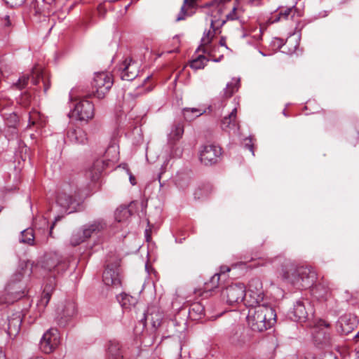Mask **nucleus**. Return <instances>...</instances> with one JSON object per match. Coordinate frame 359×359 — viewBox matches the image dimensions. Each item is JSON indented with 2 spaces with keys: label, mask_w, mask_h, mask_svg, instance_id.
<instances>
[{
  "label": "nucleus",
  "mask_w": 359,
  "mask_h": 359,
  "mask_svg": "<svg viewBox=\"0 0 359 359\" xmlns=\"http://www.w3.org/2000/svg\"><path fill=\"white\" fill-rule=\"evenodd\" d=\"M281 262L280 276L287 283L298 289L311 287L317 278L316 272L311 267L297 266L290 259L278 258Z\"/></svg>",
  "instance_id": "1"
},
{
  "label": "nucleus",
  "mask_w": 359,
  "mask_h": 359,
  "mask_svg": "<svg viewBox=\"0 0 359 359\" xmlns=\"http://www.w3.org/2000/svg\"><path fill=\"white\" fill-rule=\"evenodd\" d=\"M212 8L211 29L215 30V23L222 26L229 20H241L243 9L237 0H214L207 4Z\"/></svg>",
  "instance_id": "2"
},
{
  "label": "nucleus",
  "mask_w": 359,
  "mask_h": 359,
  "mask_svg": "<svg viewBox=\"0 0 359 359\" xmlns=\"http://www.w3.org/2000/svg\"><path fill=\"white\" fill-rule=\"evenodd\" d=\"M247 322L250 328L257 332H264L271 328L276 320L275 310L264 302L262 305L248 309Z\"/></svg>",
  "instance_id": "3"
},
{
  "label": "nucleus",
  "mask_w": 359,
  "mask_h": 359,
  "mask_svg": "<svg viewBox=\"0 0 359 359\" xmlns=\"http://www.w3.org/2000/svg\"><path fill=\"white\" fill-rule=\"evenodd\" d=\"M244 305L250 309L262 305L266 302L262 287V283L259 278H252L248 283V288L245 292Z\"/></svg>",
  "instance_id": "4"
},
{
  "label": "nucleus",
  "mask_w": 359,
  "mask_h": 359,
  "mask_svg": "<svg viewBox=\"0 0 359 359\" xmlns=\"http://www.w3.org/2000/svg\"><path fill=\"white\" fill-rule=\"evenodd\" d=\"M56 203L61 208L62 212L65 213L74 212L78 205L75 188L70 184L65 185L57 193Z\"/></svg>",
  "instance_id": "5"
},
{
  "label": "nucleus",
  "mask_w": 359,
  "mask_h": 359,
  "mask_svg": "<svg viewBox=\"0 0 359 359\" xmlns=\"http://www.w3.org/2000/svg\"><path fill=\"white\" fill-rule=\"evenodd\" d=\"M113 83V78L110 73L105 72L96 73L92 83V93L88 96H93L98 99L104 98L112 87Z\"/></svg>",
  "instance_id": "6"
},
{
  "label": "nucleus",
  "mask_w": 359,
  "mask_h": 359,
  "mask_svg": "<svg viewBox=\"0 0 359 359\" xmlns=\"http://www.w3.org/2000/svg\"><path fill=\"white\" fill-rule=\"evenodd\" d=\"M312 335L314 344L320 348L331 344L332 337L330 326L327 322L323 320L317 321L313 328Z\"/></svg>",
  "instance_id": "7"
},
{
  "label": "nucleus",
  "mask_w": 359,
  "mask_h": 359,
  "mask_svg": "<svg viewBox=\"0 0 359 359\" xmlns=\"http://www.w3.org/2000/svg\"><path fill=\"white\" fill-rule=\"evenodd\" d=\"M77 306L74 301L67 300L57 309L56 321L60 327H65L76 315Z\"/></svg>",
  "instance_id": "8"
},
{
  "label": "nucleus",
  "mask_w": 359,
  "mask_h": 359,
  "mask_svg": "<svg viewBox=\"0 0 359 359\" xmlns=\"http://www.w3.org/2000/svg\"><path fill=\"white\" fill-rule=\"evenodd\" d=\"M198 152L201 163L210 166L218 162L222 155V149L215 144H205L201 147Z\"/></svg>",
  "instance_id": "9"
},
{
  "label": "nucleus",
  "mask_w": 359,
  "mask_h": 359,
  "mask_svg": "<svg viewBox=\"0 0 359 359\" xmlns=\"http://www.w3.org/2000/svg\"><path fill=\"white\" fill-rule=\"evenodd\" d=\"M245 287L243 283H236L226 287L222 292L223 299H226V303L233 305L240 302L244 303Z\"/></svg>",
  "instance_id": "10"
},
{
  "label": "nucleus",
  "mask_w": 359,
  "mask_h": 359,
  "mask_svg": "<svg viewBox=\"0 0 359 359\" xmlns=\"http://www.w3.org/2000/svg\"><path fill=\"white\" fill-rule=\"evenodd\" d=\"M60 344V336L57 329L47 330L41 339L39 348L42 352L48 354L53 352Z\"/></svg>",
  "instance_id": "11"
},
{
  "label": "nucleus",
  "mask_w": 359,
  "mask_h": 359,
  "mask_svg": "<svg viewBox=\"0 0 359 359\" xmlns=\"http://www.w3.org/2000/svg\"><path fill=\"white\" fill-rule=\"evenodd\" d=\"M102 281L107 286L118 287L121 285V277L118 263L108 264L102 274Z\"/></svg>",
  "instance_id": "12"
},
{
  "label": "nucleus",
  "mask_w": 359,
  "mask_h": 359,
  "mask_svg": "<svg viewBox=\"0 0 359 359\" xmlns=\"http://www.w3.org/2000/svg\"><path fill=\"white\" fill-rule=\"evenodd\" d=\"M43 267L48 271L60 273L67 269L69 264L57 254H51L45 257Z\"/></svg>",
  "instance_id": "13"
},
{
  "label": "nucleus",
  "mask_w": 359,
  "mask_h": 359,
  "mask_svg": "<svg viewBox=\"0 0 359 359\" xmlns=\"http://www.w3.org/2000/svg\"><path fill=\"white\" fill-rule=\"evenodd\" d=\"M73 115L80 121H88L94 116L93 104L86 99L80 100L74 109Z\"/></svg>",
  "instance_id": "14"
},
{
  "label": "nucleus",
  "mask_w": 359,
  "mask_h": 359,
  "mask_svg": "<svg viewBox=\"0 0 359 359\" xmlns=\"http://www.w3.org/2000/svg\"><path fill=\"white\" fill-rule=\"evenodd\" d=\"M121 79L133 80L138 74V64L131 59H126L118 67Z\"/></svg>",
  "instance_id": "15"
},
{
  "label": "nucleus",
  "mask_w": 359,
  "mask_h": 359,
  "mask_svg": "<svg viewBox=\"0 0 359 359\" xmlns=\"http://www.w3.org/2000/svg\"><path fill=\"white\" fill-rule=\"evenodd\" d=\"M237 107H235L231 112L221 119L220 127L223 130L236 133L239 130L240 125L237 118Z\"/></svg>",
  "instance_id": "16"
},
{
  "label": "nucleus",
  "mask_w": 359,
  "mask_h": 359,
  "mask_svg": "<svg viewBox=\"0 0 359 359\" xmlns=\"http://www.w3.org/2000/svg\"><path fill=\"white\" fill-rule=\"evenodd\" d=\"M356 317L351 314L341 316L337 322V330L342 334H348L356 327Z\"/></svg>",
  "instance_id": "17"
},
{
  "label": "nucleus",
  "mask_w": 359,
  "mask_h": 359,
  "mask_svg": "<svg viewBox=\"0 0 359 359\" xmlns=\"http://www.w3.org/2000/svg\"><path fill=\"white\" fill-rule=\"evenodd\" d=\"M107 227V224L103 219L94 220L81 226L84 237L90 238L93 235L97 234L104 231Z\"/></svg>",
  "instance_id": "18"
},
{
  "label": "nucleus",
  "mask_w": 359,
  "mask_h": 359,
  "mask_svg": "<svg viewBox=\"0 0 359 359\" xmlns=\"http://www.w3.org/2000/svg\"><path fill=\"white\" fill-rule=\"evenodd\" d=\"M163 314L156 307L152 306L148 309L142 320L149 322L151 326L156 330L161 324Z\"/></svg>",
  "instance_id": "19"
},
{
  "label": "nucleus",
  "mask_w": 359,
  "mask_h": 359,
  "mask_svg": "<svg viewBox=\"0 0 359 359\" xmlns=\"http://www.w3.org/2000/svg\"><path fill=\"white\" fill-rule=\"evenodd\" d=\"M108 165V163H106L103 159H97L94 161L93 165L86 170V176L92 181L97 180L103 170L106 166Z\"/></svg>",
  "instance_id": "20"
},
{
  "label": "nucleus",
  "mask_w": 359,
  "mask_h": 359,
  "mask_svg": "<svg viewBox=\"0 0 359 359\" xmlns=\"http://www.w3.org/2000/svg\"><path fill=\"white\" fill-rule=\"evenodd\" d=\"M67 140L78 144H83L88 141L86 132L81 128H69L67 133Z\"/></svg>",
  "instance_id": "21"
},
{
  "label": "nucleus",
  "mask_w": 359,
  "mask_h": 359,
  "mask_svg": "<svg viewBox=\"0 0 359 359\" xmlns=\"http://www.w3.org/2000/svg\"><path fill=\"white\" fill-rule=\"evenodd\" d=\"M306 304H309L308 301L303 302L298 300L294 305L292 313L293 318L297 321H304L309 316L308 309L306 307Z\"/></svg>",
  "instance_id": "22"
},
{
  "label": "nucleus",
  "mask_w": 359,
  "mask_h": 359,
  "mask_svg": "<svg viewBox=\"0 0 359 359\" xmlns=\"http://www.w3.org/2000/svg\"><path fill=\"white\" fill-rule=\"evenodd\" d=\"M22 318L20 313L13 314L8 319L7 333L11 337H15L20 330Z\"/></svg>",
  "instance_id": "23"
},
{
  "label": "nucleus",
  "mask_w": 359,
  "mask_h": 359,
  "mask_svg": "<svg viewBox=\"0 0 359 359\" xmlns=\"http://www.w3.org/2000/svg\"><path fill=\"white\" fill-rule=\"evenodd\" d=\"M107 359H123L121 345L118 341H110L107 348Z\"/></svg>",
  "instance_id": "24"
},
{
  "label": "nucleus",
  "mask_w": 359,
  "mask_h": 359,
  "mask_svg": "<svg viewBox=\"0 0 359 359\" xmlns=\"http://www.w3.org/2000/svg\"><path fill=\"white\" fill-rule=\"evenodd\" d=\"M219 27H221L219 25V23H215V30L212 29V31L208 30V32H205L201 39V46L202 47V50L204 53H207L209 56H210V50L208 45L212 41L214 37L215 32L219 28Z\"/></svg>",
  "instance_id": "25"
},
{
  "label": "nucleus",
  "mask_w": 359,
  "mask_h": 359,
  "mask_svg": "<svg viewBox=\"0 0 359 359\" xmlns=\"http://www.w3.org/2000/svg\"><path fill=\"white\" fill-rule=\"evenodd\" d=\"M189 316L194 320L201 319L205 316L204 306L200 302L191 304L189 309Z\"/></svg>",
  "instance_id": "26"
},
{
  "label": "nucleus",
  "mask_w": 359,
  "mask_h": 359,
  "mask_svg": "<svg viewBox=\"0 0 359 359\" xmlns=\"http://www.w3.org/2000/svg\"><path fill=\"white\" fill-rule=\"evenodd\" d=\"M132 215L129 206L121 205L118 207L114 213L115 219L118 222L127 221Z\"/></svg>",
  "instance_id": "27"
},
{
  "label": "nucleus",
  "mask_w": 359,
  "mask_h": 359,
  "mask_svg": "<svg viewBox=\"0 0 359 359\" xmlns=\"http://www.w3.org/2000/svg\"><path fill=\"white\" fill-rule=\"evenodd\" d=\"M312 294L319 300L326 299L329 294V288L322 284L315 285L311 289Z\"/></svg>",
  "instance_id": "28"
},
{
  "label": "nucleus",
  "mask_w": 359,
  "mask_h": 359,
  "mask_svg": "<svg viewBox=\"0 0 359 359\" xmlns=\"http://www.w3.org/2000/svg\"><path fill=\"white\" fill-rule=\"evenodd\" d=\"M205 112V110L199 108H184L183 109V116L187 121H191Z\"/></svg>",
  "instance_id": "29"
},
{
  "label": "nucleus",
  "mask_w": 359,
  "mask_h": 359,
  "mask_svg": "<svg viewBox=\"0 0 359 359\" xmlns=\"http://www.w3.org/2000/svg\"><path fill=\"white\" fill-rule=\"evenodd\" d=\"M240 87V79L233 78L226 84L224 90V96L226 97H231L236 92L238 91Z\"/></svg>",
  "instance_id": "30"
},
{
  "label": "nucleus",
  "mask_w": 359,
  "mask_h": 359,
  "mask_svg": "<svg viewBox=\"0 0 359 359\" xmlns=\"http://www.w3.org/2000/svg\"><path fill=\"white\" fill-rule=\"evenodd\" d=\"M19 241L22 243L33 245L34 244V230L28 228L21 231Z\"/></svg>",
  "instance_id": "31"
},
{
  "label": "nucleus",
  "mask_w": 359,
  "mask_h": 359,
  "mask_svg": "<svg viewBox=\"0 0 359 359\" xmlns=\"http://www.w3.org/2000/svg\"><path fill=\"white\" fill-rule=\"evenodd\" d=\"M87 240V238L84 237L83 231L81 227L72 233L70 238V244L72 246H77Z\"/></svg>",
  "instance_id": "32"
},
{
  "label": "nucleus",
  "mask_w": 359,
  "mask_h": 359,
  "mask_svg": "<svg viewBox=\"0 0 359 359\" xmlns=\"http://www.w3.org/2000/svg\"><path fill=\"white\" fill-rule=\"evenodd\" d=\"M219 279L220 273H215V275H213L210 278L209 281L205 283L203 287L204 292L206 293L208 292H211L213 290L217 288V287L219 286Z\"/></svg>",
  "instance_id": "33"
},
{
  "label": "nucleus",
  "mask_w": 359,
  "mask_h": 359,
  "mask_svg": "<svg viewBox=\"0 0 359 359\" xmlns=\"http://www.w3.org/2000/svg\"><path fill=\"white\" fill-rule=\"evenodd\" d=\"M183 133V124L181 123H177L173 126V128L169 135V138L172 141H177L182 137Z\"/></svg>",
  "instance_id": "34"
},
{
  "label": "nucleus",
  "mask_w": 359,
  "mask_h": 359,
  "mask_svg": "<svg viewBox=\"0 0 359 359\" xmlns=\"http://www.w3.org/2000/svg\"><path fill=\"white\" fill-rule=\"evenodd\" d=\"M137 299L127 294L121 295L120 304L124 309H130L137 304Z\"/></svg>",
  "instance_id": "35"
},
{
  "label": "nucleus",
  "mask_w": 359,
  "mask_h": 359,
  "mask_svg": "<svg viewBox=\"0 0 359 359\" xmlns=\"http://www.w3.org/2000/svg\"><path fill=\"white\" fill-rule=\"evenodd\" d=\"M196 0H184V4L181 8V11L177 17V21L184 20L186 14L189 8H194Z\"/></svg>",
  "instance_id": "36"
},
{
  "label": "nucleus",
  "mask_w": 359,
  "mask_h": 359,
  "mask_svg": "<svg viewBox=\"0 0 359 359\" xmlns=\"http://www.w3.org/2000/svg\"><path fill=\"white\" fill-rule=\"evenodd\" d=\"M209 60L205 56L200 55L191 61L190 67L195 70L203 69Z\"/></svg>",
  "instance_id": "37"
},
{
  "label": "nucleus",
  "mask_w": 359,
  "mask_h": 359,
  "mask_svg": "<svg viewBox=\"0 0 359 359\" xmlns=\"http://www.w3.org/2000/svg\"><path fill=\"white\" fill-rule=\"evenodd\" d=\"M53 291V287L50 286L46 285L43 294L41 296V299L39 300L38 303V306L39 307H46V305L48 304L50 297H51V292Z\"/></svg>",
  "instance_id": "38"
},
{
  "label": "nucleus",
  "mask_w": 359,
  "mask_h": 359,
  "mask_svg": "<svg viewBox=\"0 0 359 359\" xmlns=\"http://www.w3.org/2000/svg\"><path fill=\"white\" fill-rule=\"evenodd\" d=\"M211 191V188L209 185H203L198 187L194 191V198L201 199L208 196Z\"/></svg>",
  "instance_id": "39"
},
{
  "label": "nucleus",
  "mask_w": 359,
  "mask_h": 359,
  "mask_svg": "<svg viewBox=\"0 0 359 359\" xmlns=\"http://www.w3.org/2000/svg\"><path fill=\"white\" fill-rule=\"evenodd\" d=\"M29 122L32 125H39L43 126L45 121L42 120L41 115L36 111H33L29 114Z\"/></svg>",
  "instance_id": "40"
},
{
  "label": "nucleus",
  "mask_w": 359,
  "mask_h": 359,
  "mask_svg": "<svg viewBox=\"0 0 359 359\" xmlns=\"http://www.w3.org/2000/svg\"><path fill=\"white\" fill-rule=\"evenodd\" d=\"M29 79V75H23L19 78V79L16 83V86L20 89H22L27 85Z\"/></svg>",
  "instance_id": "41"
},
{
  "label": "nucleus",
  "mask_w": 359,
  "mask_h": 359,
  "mask_svg": "<svg viewBox=\"0 0 359 359\" xmlns=\"http://www.w3.org/2000/svg\"><path fill=\"white\" fill-rule=\"evenodd\" d=\"M5 3L10 7H18L22 6L25 0H4Z\"/></svg>",
  "instance_id": "42"
},
{
  "label": "nucleus",
  "mask_w": 359,
  "mask_h": 359,
  "mask_svg": "<svg viewBox=\"0 0 359 359\" xmlns=\"http://www.w3.org/2000/svg\"><path fill=\"white\" fill-rule=\"evenodd\" d=\"M292 12L293 7L285 8L279 13V19H287Z\"/></svg>",
  "instance_id": "43"
},
{
  "label": "nucleus",
  "mask_w": 359,
  "mask_h": 359,
  "mask_svg": "<svg viewBox=\"0 0 359 359\" xmlns=\"http://www.w3.org/2000/svg\"><path fill=\"white\" fill-rule=\"evenodd\" d=\"M245 147L252 152L253 156L255 155L253 150L252 139L251 137L245 139Z\"/></svg>",
  "instance_id": "44"
},
{
  "label": "nucleus",
  "mask_w": 359,
  "mask_h": 359,
  "mask_svg": "<svg viewBox=\"0 0 359 359\" xmlns=\"http://www.w3.org/2000/svg\"><path fill=\"white\" fill-rule=\"evenodd\" d=\"M4 27L5 28H9L12 26V21L9 17V15H6L4 18Z\"/></svg>",
  "instance_id": "45"
},
{
  "label": "nucleus",
  "mask_w": 359,
  "mask_h": 359,
  "mask_svg": "<svg viewBox=\"0 0 359 359\" xmlns=\"http://www.w3.org/2000/svg\"><path fill=\"white\" fill-rule=\"evenodd\" d=\"M255 32H257V29H255ZM262 29L259 28L257 30V33H256L253 35V38H255L257 41H258L262 39Z\"/></svg>",
  "instance_id": "46"
},
{
  "label": "nucleus",
  "mask_w": 359,
  "mask_h": 359,
  "mask_svg": "<svg viewBox=\"0 0 359 359\" xmlns=\"http://www.w3.org/2000/svg\"><path fill=\"white\" fill-rule=\"evenodd\" d=\"M248 3L251 6H258L261 4L262 0H247Z\"/></svg>",
  "instance_id": "47"
},
{
  "label": "nucleus",
  "mask_w": 359,
  "mask_h": 359,
  "mask_svg": "<svg viewBox=\"0 0 359 359\" xmlns=\"http://www.w3.org/2000/svg\"><path fill=\"white\" fill-rule=\"evenodd\" d=\"M43 85H44V92L46 93L48 91V90L49 89L50 84L49 81H45L43 79Z\"/></svg>",
  "instance_id": "48"
},
{
  "label": "nucleus",
  "mask_w": 359,
  "mask_h": 359,
  "mask_svg": "<svg viewBox=\"0 0 359 359\" xmlns=\"http://www.w3.org/2000/svg\"><path fill=\"white\" fill-rule=\"evenodd\" d=\"M62 217H63V216H60V215H58V216H57V217L55 218V221L53 222V223L52 226H50V234L52 233V229H53V226H55V223H56L57 221L60 220V219H61V218H62Z\"/></svg>",
  "instance_id": "49"
},
{
  "label": "nucleus",
  "mask_w": 359,
  "mask_h": 359,
  "mask_svg": "<svg viewBox=\"0 0 359 359\" xmlns=\"http://www.w3.org/2000/svg\"><path fill=\"white\" fill-rule=\"evenodd\" d=\"M229 271H230V268L229 266H223L220 269V273H225Z\"/></svg>",
  "instance_id": "50"
},
{
  "label": "nucleus",
  "mask_w": 359,
  "mask_h": 359,
  "mask_svg": "<svg viewBox=\"0 0 359 359\" xmlns=\"http://www.w3.org/2000/svg\"><path fill=\"white\" fill-rule=\"evenodd\" d=\"M97 11L100 15H102L105 13V9L103 6V5L100 4L97 7Z\"/></svg>",
  "instance_id": "51"
},
{
  "label": "nucleus",
  "mask_w": 359,
  "mask_h": 359,
  "mask_svg": "<svg viewBox=\"0 0 359 359\" xmlns=\"http://www.w3.org/2000/svg\"><path fill=\"white\" fill-rule=\"evenodd\" d=\"M22 277V274L21 273H18L14 276L13 278H14L15 281H18V280H21Z\"/></svg>",
  "instance_id": "52"
},
{
  "label": "nucleus",
  "mask_w": 359,
  "mask_h": 359,
  "mask_svg": "<svg viewBox=\"0 0 359 359\" xmlns=\"http://www.w3.org/2000/svg\"><path fill=\"white\" fill-rule=\"evenodd\" d=\"M219 44L222 46H225L226 48H227L226 45V39L223 37L221 38L220 41H219Z\"/></svg>",
  "instance_id": "53"
},
{
  "label": "nucleus",
  "mask_w": 359,
  "mask_h": 359,
  "mask_svg": "<svg viewBox=\"0 0 359 359\" xmlns=\"http://www.w3.org/2000/svg\"><path fill=\"white\" fill-rule=\"evenodd\" d=\"M32 76V82L33 83L34 85H37L39 83V80L37 79L34 78L33 75Z\"/></svg>",
  "instance_id": "54"
},
{
  "label": "nucleus",
  "mask_w": 359,
  "mask_h": 359,
  "mask_svg": "<svg viewBox=\"0 0 359 359\" xmlns=\"http://www.w3.org/2000/svg\"><path fill=\"white\" fill-rule=\"evenodd\" d=\"M130 183L133 184V185H135V179L134 177L133 176H130Z\"/></svg>",
  "instance_id": "55"
},
{
  "label": "nucleus",
  "mask_w": 359,
  "mask_h": 359,
  "mask_svg": "<svg viewBox=\"0 0 359 359\" xmlns=\"http://www.w3.org/2000/svg\"><path fill=\"white\" fill-rule=\"evenodd\" d=\"M4 358H5V354L3 352V351L1 350V348H0V359H4Z\"/></svg>",
  "instance_id": "56"
},
{
  "label": "nucleus",
  "mask_w": 359,
  "mask_h": 359,
  "mask_svg": "<svg viewBox=\"0 0 359 359\" xmlns=\"http://www.w3.org/2000/svg\"><path fill=\"white\" fill-rule=\"evenodd\" d=\"M145 235H146L147 241H148L149 238V233H148V230L145 231Z\"/></svg>",
  "instance_id": "57"
},
{
  "label": "nucleus",
  "mask_w": 359,
  "mask_h": 359,
  "mask_svg": "<svg viewBox=\"0 0 359 359\" xmlns=\"http://www.w3.org/2000/svg\"><path fill=\"white\" fill-rule=\"evenodd\" d=\"M29 359H44L42 356H36L34 358H31Z\"/></svg>",
  "instance_id": "58"
},
{
  "label": "nucleus",
  "mask_w": 359,
  "mask_h": 359,
  "mask_svg": "<svg viewBox=\"0 0 359 359\" xmlns=\"http://www.w3.org/2000/svg\"><path fill=\"white\" fill-rule=\"evenodd\" d=\"M221 57H222V56H221L219 59H212V60L215 62H219V61H220Z\"/></svg>",
  "instance_id": "59"
},
{
  "label": "nucleus",
  "mask_w": 359,
  "mask_h": 359,
  "mask_svg": "<svg viewBox=\"0 0 359 359\" xmlns=\"http://www.w3.org/2000/svg\"><path fill=\"white\" fill-rule=\"evenodd\" d=\"M355 337H358L359 338V331L358 332L357 334L355 335Z\"/></svg>",
  "instance_id": "60"
},
{
  "label": "nucleus",
  "mask_w": 359,
  "mask_h": 359,
  "mask_svg": "<svg viewBox=\"0 0 359 359\" xmlns=\"http://www.w3.org/2000/svg\"><path fill=\"white\" fill-rule=\"evenodd\" d=\"M130 6V4H128V5H127V6H126V10L128 9V6Z\"/></svg>",
  "instance_id": "61"
},
{
  "label": "nucleus",
  "mask_w": 359,
  "mask_h": 359,
  "mask_svg": "<svg viewBox=\"0 0 359 359\" xmlns=\"http://www.w3.org/2000/svg\"><path fill=\"white\" fill-rule=\"evenodd\" d=\"M283 114H284L285 116H286V114H285V110H283Z\"/></svg>",
  "instance_id": "62"
},
{
  "label": "nucleus",
  "mask_w": 359,
  "mask_h": 359,
  "mask_svg": "<svg viewBox=\"0 0 359 359\" xmlns=\"http://www.w3.org/2000/svg\"><path fill=\"white\" fill-rule=\"evenodd\" d=\"M111 148H108L107 152H109Z\"/></svg>",
  "instance_id": "63"
},
{
  "label": "nucleus",
  "mask_w": 359,
  "mask_h": 359,
  "mask_svg": "<svg viewBox=\"0 0 359 359\" xmlns=\"http://www.w3.org/2000/svg\"><path fill=\"white\" fill-rule=\"evenodd\" d=\"M2 106V104L0 102V107Z\"/></svg>",
  "instance_id": "64"
}]
</instances>
